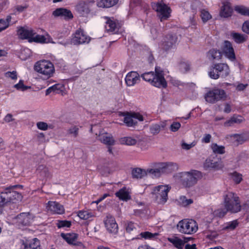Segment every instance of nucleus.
<instances>
[{"mask_svg":"<svg viewBox=\"0 0 249 249\" xmlns=\"http://www.w3.org/2000/svg\"><path fill=\"white\" fill-rule=\"evenodd\" d=\"M23 187L21 185H11L0 193V214L2 213L4 207L8 206L11 203L21 200L22 196L17 190L22 189Z\"/></svg>","mask_w":249,"mask_h":249,"instance_id":"f257e3e1","label":"nucleus"},{"mask_svg":"<svg viewBox=\"0 0 249 249\" xmlns=\"http://www.w3.org/2000/svg\"><path fill=\"white\" fill-rule=\"evenodd\" d=\"M155 71V73L153 71L145 72L141 74V77L153 86L159 88H166L167 84L164 77L163 70L160 67L156 66Z\"/></svg>","mask_w":249,"mask_h":249,"instance_id":"f03ea898","label":"nucleus"},{"mask_svg":"<svg viewBox=\"0 0 249 249\" xmlns=\"http://www.w3.org/2000/svg\"><path fill=\"white\" fill-rule=\"evenodd\" d=\"M180 181L185 187H190L196 184L198 178L202 177L201 173L197 170H192L189 172L179 174Z\"/></svg>","mask_w":249,"mask_h":249,"instance_id":"7ed1b4c3","label":"nucleus"},{"mask_svg":"<svg viewBox=\"0 0 249 249\" xmlns=\"http://www.w3.org/2000/svg\"><path fill=\"white\" fill-rule=\"evenodd\" d=\"M230 69L225 63H217L213 64L209 71V76L213 79H217L219 77L225 78L230 74Z\"/></svg>","mask_w":249,"mask_h":249,"instance_id":"20e7f679","label":"nucleus"},{"mask_svg":"<svg viewBox=\"0 0 249 249\" xmlns=\"http://www.w3.org/2000/svg\"><path fill=\"white\" fill-rule=\"evenodd\" d=\"M224 204L226 209L231 213H237L241 210L239 197L232 192H228L224 196Z\"/></svg>","mask_w":249,"mask_h":249,"instance_id":"39448f33","label":"nucleus"},{"mask_svg":"<svg viewBox=\"0 0 249 249\" xmlns=\"http://www.w3.org/2000/svg\"><path fill=\"white\" fill-rule=\"evenodd\" d=\"M34 70L44 76V78L51 77L54 72L53 65L47 60L39 61L36 63Z\"/></svg>","mask_w":249,"mask_h":249,"instance_id":"423d86ee","label":"nucleus"},{"mask_svg":"<svg viewBox=\"0 0 249 249\" xmlns=\"http://www.w3.org/2000/svg\"><path fill=\"white\" fill-rule=\"evenodd\" d=\"M178 231L183 233L191 234L197 230L196 222L192 219H183L180 221L177 225Z\"/></svg>","mask_w":249,"mask_h":249,"instance_id":"0eeeda50","label":"nucleus"},{"mask_svg":"<svg viewBox=\"0 0 249 249\" xmlns=\"http://www.w3.org/2000/svg\"><path fill=\"white\" fill-rule=\"evenodd\" d=\"M226 94L223 89L214 88L209 91L205 95L206 101L210 103L214 104L217 101L225 100Z\"/></svg>","mask_w":249,"mask_h":249,"instance_id":"6e6552de","label":"nucleus"},{"mask_svg":"<svg viewBox=\"0 0 249 249\" xmlns=\"http://www.w3.org/2000/svg\"><path fill=\"white\" fill-rule=\"evenodd\" d=\"M169 191V188L167 186L160 185L153 189L152 194L156 195L158 203L164 204L167 200Z\"/></svg>","mask_w":249,"mask_h":249,"instance_id":"1a4fd4ad","label":"nucleus"},{"mask_svg":"<svg viewBox=\"0 0 249 249\" xmlns=\"http://www.w3.org/2000/svg\"><path fill=\"white\" fill-rule=\"evenodd\" d=\"M178 37L175 34H168L163 39L160 45L161 49L168 51L176 46Z\"/></svg>","mask_w":249,"mask_h":249,"instance_id":"9d476101","label":"nucleus"},{"mask_svg":"<svg viewBox=\"0 0 249 249\" xmlns=\"http://www.w3.org/2000/svg\"><path fill=\"white\" fill-rule=\"evenodd\" d=\"M90 40V37L86 35L82 30H78L76 31L71 40V43L74 45H79L84 43H88Z\"/></svg>","mask_w":249,"mask_h":249,"instance_id":"9b49d317","label":"nucleus"},{"mask_svg":"<svg viewBox=\"0 0 249 249\" xmlns=\"http://www.w3.org/2000/svg\"><path fill=\"white\" fill-rule=\"evenodd\" d=\"M153 8L160 14V17L161 21L167 19L170 16L171 10L164 3L158 2L153 5Z\"/></svg>","mask_w":249,"mask_h":249,"instance_id":"f8f14e48","label":"nucleus"},{"mask_svg":"<svg viewBox=\"0 0 249 249\" xmlns=\"http://www.w3.org/2000/svg\"><path fill=\"white\" fill-rule=\"evenodd\" d=\"M137 120L142 121L143 120V116L138 113L134 112L128 113L125 115L124 117V122L127 126L132 127L137 124Z\"/></svg>","mask_w":249,"mask_h":249,"instance_id":"ddd939ff","label":"nucleus"},{"mask_svg":"<svg viewBox=\"0 0 249 249\" xmlns=\"http://www.w3.org/2000/svg\"><path fill=\"white\" fill-rule=\"evenodd\" d=\"M223 52L225 56L231 61L236 60L235 54L231 43L228 40H225L223 46Z\"/></svg>","mask_w":249,"mask_h":249,"instance_id":"4468645a","label":"nucleus"},{"mask_svg":"<svg viewBox=\"0 0 249 249\" xmlns=\"http://www.w3.org/2000/svg\"><path fill=\"white\" fill-rule=\"evenodd\" d=\"M34 216L30 213H22L17 216V222L22 226H29L33 221Z\"/></svg>","mask_w":249,"mask_h":249,"instance_id":"2eb2a0df","label":"nucleus"},{"mask_svg":"<svg viewBox=\"0 0 249 249\" xmlns=\"http://www.w3.org/2000/svg\"><path fill=\"white\" fill-rule=\"evenodd\" d=\"M104 223L107 230L112 233L118 232V227L115 218L110 215H107L106 219L104 220Z\"/></svg>","mask_w":249,"mask_h":249,"instance_id":"dca6fc26","label":"nucleus"},{"mask_svg":"<svg viewBox=\"0 0 249 249\" xmlns=\"http://www.w3.org/2000/svg\"><path fill=\"white\" fill-rule=\"evenodd\" d=\"M21 249H40V242L37 238H34L32 241L26 240L20 241Z\"/></svg>","mask_w":249,"mask_h":249,"instance_id":"f3484780","label":"nucleus"},{"mask_svg":"<svg viewBox=\"0 0 249 249\" xmlns=\"http://www.w3.org/2000/svg\"><path fill=\"white\" fill-rule=\"evenodd\" d=\"M53 15L54 17H61L65 19L69 20L73 18V15L70 10L66 8H59L54 10Z\"/></svg>","mask_w":249,"mask_h":249,"instance_id":"a211bd4d","label":"nucleus"},{"mask_svg":"<svg viewBox=\"0 0 249 249\" xmlns=\"http://www.w3.org/2000/svg\"><path fill=\"white\" fill-rule=\"evenodd\" d=\"M125 80L128 86H132L140 80V74L136 71H131L126 75Z\"/></svg>","mask_w":249,"mask_h":249,"instance_id":"6ab92c4d","label":"nucleus"},{"mask_svg":"<svg viewBox=\"0 0 249 249\" xmlns=\"http://www.w3.org/2000/svg\"><path fill=\"white\" fill-rule=\"evenodd\" d=\"M231 137L234 141L235 144L238 145L249 141V133L234 134L231 135Z\"/></svg>","mask_w":249,"mask_h":249,"instance_id":"aec40b11","label":"nucleus"},{"mask_svg":"<svg viewBox=\"0 0 249 249\" xmlns=\"http://www.w3.org/2000/svg\"><path fill=\"white\" fill-rule=\"evenodd\" d=\"M98 139L101 142L108 146L113 145L115 144L113 137L107 133H100Z\"/></svg>","mask_w":249,"mask_h":249,"instance_id":"412c9836","label":"nucleus"},{"mask_svg":"<svg viewBox=\"0 0 249 249\" xmlns=\"http://www.w3.org/2000/svg\"><path fill=\"white\" fill-rule=\"evenodd\" d=\"M17 34L19 38L22 39H28L29 41V39L32 36L35 35L34 31L32 30H27L23 27H20L17 31Z\"/></svg>","mask_w":249,"mask_h":249,"instance_id":"4be33fe9","label":"nucleus"},{"mask_svg":"<svg viewBox=\"0 0 249 249\" xmlns=\"http://www.w3.org/2000/svg\"><path fill=\"white\" fill-rule=\"evenodd\" d=\"M75 9L77 13L82 16H86L89 13V5L85 1H80L76 6Z\"/></svg>","mask_w":249,"mask_h":249,"instance_id":"5701e85b","label":"nucleus"},{"mask_svg":"<svg viewBox=\"0 0 249 249\" xmlns=\"http://www.w3.org/2000/svg\"><path fill=\"white\" fill-rule=\"evenodd\" d=\"M48 207L51 211L57 214H62L64 213L63 206L55 201H49Z\"/></svg>","mask_w":249,"mask_h":249,"instance_id":"b1692460","label":"nucleus"},{"mask_svg":"<svg viewBox=\"0 0 249 249\" xmlns=\"http://www.w3.org/2000/svg\"><path fill=\"white\" fill-rule=\"evenodd\" d=\"M166 126V122H161L159 124H152L149 126L150 132L153 135L158 134L161 130H164Z\"/></svg>","mask_w":249,"mask_h":249,"instance_id":"393cba45","label":"nucleus"},{"mask_svg":"<svg viewBox=\"0 0 249 249\" xmlns=\"http://www.w3.org/2000/svg\"><path fill=\"white\" fill-rule=\"evenodd\" d=\"M233 12L232 8L230 6V3H224L221 8L220 11V16L221 17L227 18L231 16Z\"/></svg>","mask_w":249,"mask_h":249,"instance_id":"a878e982","label":"nucleus"},{"mask_svg":"<svg viewBox=\"0 0 249 249\" xmlns=\"http://www.w3.org/2000/svg\"><path fill=\"white\" fill-rule=\"evenodd\" d=\"M107 20L106 22L105 28L108 32L112 34H115L118 32L119 29L117 27L116 23L110 18H106Z\"/></svg>","mask_w":249,"mask_h":249,"instance_id":"bb28decb","label":"nucleus"},{"mask_svg":"<svg viewBox=\"0 0 249 249\" xmlns=\"http://www.w3.org/2000/svg\"><path fill=\"white\" fill-rule=\"evenodd\" d=\"M61 236L70 245H73L77 240L78 235L75 233H61Z\"/></svg>","mask_w":249,"mask_h":249,"instance_id":"cd10ccee","label":"nucleus"},{"mask_svg":"<svg viewBox=\"0 0 249 249\" xmlns=\"http://www.w3.org/2000/svg\"><path fill=\"white\" fill-rule=\"evenodd\" d=\"M115 195L120 200L127 201L131 199V196L126 187H124L115 193Z\"/></svg>","mask_w":249,"mask_h":249,"instance_id":"c85d7f7f","label":"nucleus"},{"mask_svg":"<svg viewBox=\"0 0 249 249\" xmlns=\"http://www.w3.org/2000/svg\"><path fill=\"white\" fill-rule=\"evenodd\" d=\"M231 36L233 40L237 44H241L245 42L247 39V36L238 33L232 32Z\"/></svg>","mask_w":249,"mask_h":249,"instance_id":"c756f323","label":"nucleus"},{"mask_svg":"<svg viewBox=\"0 0 249 249\" xmlns=\"http://www.w3.org/2000/svg\"><path fill=\"white\" fill-rule=\"evenodd\" d=\"M119 0H97V4L99 7L109 8L115 5Z\"/></svg>","mask_w":249,"mask_h":249,"instance_id":"7c9ffc66","label":"nucleus"},{"mask_svg":"<svg viewBox=\"0 0 249 249\" xmlns=\"http://www.w3.org/2000/svg\"><path fill=\"white\" fill-rule=\"evenodd\" d=\"M132 178H142L146 176L145 170L140 168H135L132 170Z\"/></svg>","mask_w":249,"mask_h":249,"instance_id":"2f4dec72","label":"nucleus"},{"mask_svg":"<svg viewBox=\"0 0 249 249\" xmlns=\"http://www.w3.org/2000/svg\"><path fill=\"white\" fill-rule=\"evenodd\" d=\"M207 55L210 60H218L222 57V53L219 50L213 49L209 51Z\"/></svg>","mask_w":249,"mask_h":249,"instance_id":"473e14b6","label":"nucleus"},{"mask_svg":"<svg viewBox=\"0 0 249 249\" xmlns=\"http://www.w3.org/2000/svg\"><path fill=\"white\" fill-rule=\"evenodd\" d=\"M242 117L241 116L233 115L230 120L226 121L224 125L225 126H230L233 124H240L242 122Z\"/></svg>","mask_w":249,"mask_h":249,"instance_id":"72a5a7b5","label":"nucleus"},{"mask_svg":"<svg viewBox=\"0 0 249 249\" xmlns=\"http://www.w3.org/2000/svg\"><path fill=\"white\" fill-rule=\"evenodd\" d=\"M234 10L242 16L249 17V7L243 5H237L234 7Z\"/></svg>","mask_w":249,"mask_h":249,"instance_id":"f704fd0d","label":"nucleus"},{"mask_svg":"<svg viewBox=\"0 0 249 249\" xmlns=\"http://www.w3.org/2000/svg\"><path fill=\"white\" fill-rule=\"evenodd\" d=\"M234 10L242 16L249 17V7L243 5H237L234 7Z\"/></svg>","mask_w":249,"mask_h":249,"instance_id":"c9c22d12","label":"nucleus"},{"mask_svg":"<svg viewBox=\"0 0 249 249\" xmlns=\"http://www.w3.org/2000/svg\"><path fill=\"white\" fill-rule=\"evenodd\" d=\"M120 142L122 144L134 145L136 144L137 140L131 137H124L120 139Z\"/></svg>","mask_w":249,"mask_h":249,"instance_id":"e433bc0d","label":"nucleus"},{"mask_svg":"<svg viewBox=\"0 0 249 249\" xmlns=\"http://www.w3.org/2000/svg\"><path fill=\"white\" fill-rule=\"evenodd\" d=\"M36 171L43 178H48L50 176L49 169L44 165H39Z\"/></svg>","mask_w":249,"mask_h":249,"instance_id":"4c0bfd02","label":"nucleus"},{"mask_svg":"<svg viewBox=\"0 0 249 249\" xmlns=\"http://www.w3.org/2000/svg\"><path fill=\"white\" fill-rule=\"evenodd\" d=\"M211 148L214 154H223L225 153V147L222 145H218L217 143H212Z\"/></svg>","mask_w":249,"mask_h":249,"instance_id":"58836bf2","label":"nucleus"},{"mask_svg":"<svg viewBox=\"0 0 249 249\" xmlns=\"http://www.w3.org/2000/svg\"><path fill=\"white\" fill-rule=\"evenodd\" d=\"M35 42L36 43H46V38L42 35H37L35 36H32L29 39V42Z\"/></svg>","mask_w":249,"mask_h":249,"instance_id":"ea45409f","label":"nucleus"},{"mask_svg":"<svg viewBox=\"0 0 249 249\" xmlns=\"http://www.w3.org/2000/svg\"><path fill=\"white\" fill-rule=\"evenodd\" d=\"M205 167L210 168L218 169L220 168L219 163L217 161H214L210 159L206 160L204 164Z\"/></svg>","mask_w":249,"mask_h":249,"instance_id":"a19ab883","label":"nucleus"},{"mask_svg":"<svg viewBox=\"0 0 249 249\" xmlns=\"http://www.w3.org/2000/svg\"><path fill=\"white\" fill-rule=\"evenodd\" d=\"M193 199L192 198H187L186 196H180L178 199V202L183 206L186 207L193 203Z\"/></svg>","mask_w":249,"mask_h":249,"instance_id":"79ce46f5","label":"nucleus"},{"mask_svg":"<svg viewBox=\"0 0 249 249\" xmlns=\"http://www.w3.org/2000/svg\"><path fill=\"white\" fill-rule=\"evenodd\" d=\"M166 173L171 172L173 171H176L178 169V165L176 163L165 162Z\"/></svg>","mask_w":249,"mask_h":249,"instance_id":"37998d69","label":"nucleus"},{"mask_svg":"<svg viewBox=\"0 0 249 249\" xmlns=\"http://www.w3.org/2000/svg\"><path fill=\"white\" fill-rule=\"evenodd\" d=\"M78 216L81 219L87 220L89 218L92 217L93 216V215L91 212L87 211H81L79 212L78 213Z\"/></svg>","mask_w":249,"mask_h":249,"instance_id":"c03bdc74","label":"nucleus"},{"mask_svg":"<svg viewBox=\"0 0 249 249\" xmlns=\"http://www.w3.org/2000/svg\"><path fill=\"white\" fill-rule=\"evenodd\" d=\"M230 175L236 184H239L242 180V175L236 171L230 173Z\"/></svg>","mask_w":249,"mask_h":249,"instance_id":"a18cd8bd","label":"nucleus"},{"mask_svg":"<svg viewBox=\"0 0 249 249\" xmlns=\"http://www.w3.org/2000/svg\"><path fill=\"white\" fill-rule=\"evenodd\" d=\"M180 71L183 73H186L190 70V65L188 62H180L179 64Z\"/></svg>","mask_w":249,"mask_h":249,"instance_id":"49530a36","label":"nucleus"},{"mask_svg":"<svg viewBox=\"0 0 249 249\" xmlns=\"http://www.w3.org/2000/svg\"><path fill=\"white\" fill-rule=\"evenodd\" d=\"M165 162H159L154 164L155 169L159 171L160 175L161 173H165Z\"/></svg>","mask_w":249,"mask_h":249,"instance_id":"de8ad7c7","label":"nucleus"},{"mask_svg":"<svg viewBox=\"0 0 249 249\" xmlns=\"http://www.w3.org/2000/svg\"><path fill=\"white\" fill-rule=\"evenodd\" d=\"M142 238H143L144 239H154L159 235L158 233H152L149 231H145L142 232L140 234Z\"/></svg>","mask_w":249,"mask_h":249,"instance_id":"09e8293b","label":"nucleus"},{"mask_svg":"<svg viewBox=\"0 0 249 249\" xmlns=\"http://www.w3.org/2000/svg\"><path fill=\"white\" fill-rule=\"evenodd\" d=\"M145 172L146 173V176L149 175L150 177L154 178H158L160 175L159 173L158 170H156L155 169H147L145 170Z\"/></svg>","mask_w":249,"mask_h":249,"instance_id":"8fccbe9b","label":"nucleus"},{"mask_svg":"<svg viewBox=\"0 0 249 249\" xmlns=\"http://www.w3.org/2000/svg\"><path fill=\"white\" fill-rule=\"evenodd\" d=\"M14 88L17 89L18 90H20L21 91H25L29 89H31L30 86H27L23 84V81L20 80L18 83L14 85Z\"/></svg>","mask_w":249,"mask_h":249,"instance_id":"3c124183","label":"nucleus"},{"mask_svg":"<svg viewBox=\"0 0 249 249\" xmlns=\"http://www.w3.org/2000/svg\"><path fill=\"white\" fill-rule=\"evenodd\" d=\"M200 16L203 22L204 23L206 22L209 19L212 18V16L210 13L205 10H202L201 11Z\"/></svg>","mask_w":249,"mask_h":249,"instance_id":"603ef678","label":"nucleus"},{"mask_svg":"<svg viewBox=\"0 0 249 249\" xmlns=\"http://www.w3.org/2000/svg\"><path fill=\"white\" fill-rule=\"evenodd\" d=\"M170 241L178 249H181L184 245V243L180 239H171Z\"/></svg>","mask_w":249,"mask_h":249,"instance_id":"864d4df0","label":"nucleus"},{"mask_svg":"<svg viewBox=\"0 0 249 249\" xmlns=\"http://www.w3.org/2000/svg\"><path fill=\"white\" fill-rule=\"evenodd\" d=\"M238 225V223L236 220H234L229 222L223 228L225 230H233Z\"/></svg>","mask_w":249,"mask_h":249,"instance_id":"5fc2aeb1","label":"nucleus"},{"mask_svg":"<svg viewBox=\"0 0 249 249\" xmlns=\"http://www.w3.org/2000/svg\"><path fill=\"white\" fill-rule=\"evenodd\" d=\"M71 222L67 220L59 221L57 224V226L58 228L63 227H70L71 226Z\"/></svg>","mask_w":249,"mask_h":249,"instance_id":"6e6d98bb","label":"nucleus"},{"mask_svg":"<svg viewBox=\"0 0 249 249\" xmlns=\"http://www.w3.org/2000/svg\"><path fill=\"white\" fill-rule=\"evenodd\" d=\"M79 128L76 126H73L70 128L68 130L69 134L71 135V136L74 138L77 137L78 135Z\"/></svg>","mask_w":249,"mask_h":249,"instance_id":"4d7b16f0","label":"nucleus"},{"mask_svg":"<svg viewBox=\"0 0 249 249\" xmlns=\"http://www.w3.org/2000/svg\"><path fill=\"white\" fill-rule=\"evenodd\" d=\"M249 156L248 153H247L246 152H242L237 157V161H245L249 159Z\"/></svg>","mask_w":249,"mask_h":249,"instance_id":"13d9d810","label":"nucleus"},{"mask_svg":"<svg viewBox=\"0 0 249 249\" xmlns=\"http://www.w3.org/2000/svg\"><path fill=\"white\" fill-rule=\"evenodd\" d=\"M37 127L42 130H46L48 128V125L44 122H39L36 124Z\"/></svg>","mask_w":249,"mask_h":249,"instance_id":"bf43d9fd","label":"nucleus"},{"mask_svg":"<svg viewBox=\"0 0 249 249\" xmlns=\"http://www.w3.org/2000/svg\"><path fill=\"white\" fill-rule=\"evenodd\" d=\"M181 124L179 122H173L170 125V129L173 132L177 131L180 127Z\"/></svg>","mask_w":249,"mask_h":249,"instance_id":"052dcab7","label":"nucleus"},{"mask_svg":"<svg viewBox=\"0 0 249 249\" xmlns=\"http://www.w3.org/2000/svg\"><path fill=\"white\" fill-rule=\"evenodd\" d=\"M242 29L244 33L249 35V20H246L243 23Z\"/></svg>","mask_w":249,"mask_h":249,"instance_id":"680f3d73","label":"nucleus"},{"mask_svg":"<svg viewBox=\"0 0 249 249\" xmlns=\"http://www.w3.org/2000/svg\"><path fill=\"white\" fill-rule=\"evenodd\" d=\"M227 210L225 209H218L217 211H215V214L219 217H222L225 216V215L226 214L227 212Z\"/></svg>","mask_w":249,"mask_h":249,"instance_id":"e2e57ef3","label":"nucleus"},{"mask_svg":"<svg viewBox=\"0 0 249 249\" xmlns=\"http://www.w3.org/2000/svg\"><path fill=\"white\" fill-rule=\"evenodd\" d=\"M5 75L6 77H10L12 79L15 80L17 79V72L16 71H8L6 72Z\"/></svg>","mask_w":249,"mask_h":249,"instance_id":"0e129e2a","label":"nucleus"},{"mask_svg":"<svg viewBox=\"0 0 249 249\" xmlns=\"http://www.w3.org/2000/svg\"><path fill=\"white\" fill-rule=\"evenodd\" d=\"M135 229L134 223L132 222H129L127 223L126 226V231L128 232H130Z\"/></svg>","mask_w":249,"mask_h":249,"instance_id":"69168bd1","label":"nucleus"},{"mask_svg":"<svg viewBox=\"0 0 249 249\" xmlns=\"http://www.w3.org/2000/svg\"><path fill=\"white\" fill-rule=\"evenodd\" d=\"M8 27V24L5 21V19H0V29H3L4 30Z\"/></svg>","mask_w":249,"mask_h":249,"instance_id":"338daca9","label":"nucleus"},{"mask_svg":"<svg viewBox=\"0 0 249 249\" xmlns=\"http://www.w3.org/2000/svg\"><path fill=\"white\" fill-rule=\"evenodd\" d=\"M14 120L13 115L10 113L7 114L4 118V121L6 123H9Z\"/></svg>","mask_w":249,"mask_h":249,"instance_id":"774afa93","label":"nucleus"}]
</instances>
